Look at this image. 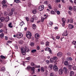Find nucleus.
I'll use <instances>...</instances> for the list:
<instances>
[{
    "instance_id": "obj_1",
    "label": "nucleus",
    "mask_w": 76,
    "mask_h": 76,
    "mask_svg": "<svg viewBox=\"0 0 76 76\" xmlns=\"http://www.w3.org/2000/svg\"><path fill=\"white\" fill-rule=\"evenodd\" d=\"M21 51V53L23 55H25L26 54V52H28V51H29L30 50H27L25 48H20Z\"/></svg>"
},
{
    "instance_id": "obj_2",
    "label": "nucleus",
    "mask_w": 76,
    "mask_h": 76,
    "mask_svg": "<svg viewBox=\"0 0 76 76\" xmlns=\"http://www.w3.org/2000/svg\"><path fill=\"white\" fill-rule=\"evenodd\" d=\"M23 37V34L20 33H18L16 34V37L18 39H20Z\"/></svg>"
},
{
    "instance_id": "obj_3",
    "label": "nucleus",
    "mask_w": 76,
    "mask_h": 76,
    "mask_svg": "<svg viewBox=\"0 0 76 76\" xmlns=\"http://www.w3.org/2000/svg\"><path fill=\"white\" fill-rule=\"evenodd\" d=\"M62 26H64L65 25V22H66V19L65 18H62Z\"/></svg>"
},
{
    "instance_id": "obj_4",
    "label": "nucleus",
    "mask_w": 76,
    "mask_h": 76,
    "mask_svg": "<svg viewBox=\"0 0 76 76\" xmlns=\"http://www.w3.org/2000/svg\"><path fill=\"white\" fill-rule=\"evenodd\" d=\"M63 71L65 74H67L68 73V69L66 67H64L63 68Z\"/></svg>"
},
{
    "instance_id": "obj_5",
    "label": "nucleus",
    "mask_w": 76,
    "mask_h": 76,
    "mask_svg": "<svg viewBox=\"0 0 76 76\" xmlns=\"http://www.w3.org/2000/svg\"><path fill=\"white\" fill-rule=\"evenodd\" d=\"M44 9V6L43 5L40 6L39 8V10L40 11H42Z\"/></svg>"
},
{
    "instance_id": "obj_6",
    "label": "nucleus",
    "mask_w": 76,
    "mask_h": 76,
    "mask_svg": "<svg viewBox=\"0 0 76 76\" xmlns=\"http://www.w3.org/2000/svg\"><path fill=\"white\" fill-rule=\"evenodd\" d=\"M0 61L3 62V59H5L6 58V57L3 56V55H1L0 56Z\"/></svg>"
},
{
    "instance_id": "obj_7",
    "label": "nucleus",
    "mask_w": 76,
    "mask_h": 76,
    "mask_svg": "<svg viewBox=\"0 0 76 76\" xmlns=\"http://www.w3.org/2000/svg\"><path fill=\"white\" fill-rule=\"evenodd\" d=\"M53 69L54 71H55V72H57V71H58V68H57V66L56 64H55L54 65Z\"/></svg>"
},
{
    "instance_id": "obj_8",
    "label": "nucleus",
    "mask_w": 76,
    "mask_h": 76,
    "mask_svg": "<svg viewBox=\"0 0 76 76\" xmlns=\"http://www.w3.org/2000/svg\"><path fill=\"white\" fill-rule=\"evenodd\" d=\"M53 66H54L53 65L50 64L48 66V68L50 70H51V69H53Z\"/></svg>"
},
{
    "instance_id": "obj_9",
    "label": "nucleus",
    "mask_w": 76,
    "mask_h": 76,
    "mask_svg": "<svg viewBox=\"0 0 76 76\" xmlns=\"http://www.w3.org/2000/svg\"><path fill=\"white\" fill-rule=\"evenodd\" d=\"M73 20L72 18H71L70 20H69V19H68L67 21V23H68V22H70V23H72L73 22Z\"/></svg>"
},
{
    "instance_id": "obj_10",
    "label": "nucleus",
    "mask_w": 76,
    "mask_h": 76,
    "mask_svg": "<svg viewBox=\"0 0 76 76\" xmlns=\"http://www.w3.org/2000/svg\"><path fill=\"white\" fill-rule=\"evenodd\" d=\"M58 73L59 75H62L63 73V71L62 69H60L59 70Z\"/></svg>"
},
{
    "instance_id": "obj_11",
    "label": "nucleus",
    "mask_w": 76,
    "mask_h": 76,
    "mask_svg": "<svg viewBox=\"0 0 76 76\" xmlns=\"http://www.w3.org/2000/svg\"><path fill=\"white\" fill-rule=\"evenodd\" d=\"M74 27L73 26L72 24H69L68 25V28L69 29H72V28H73Z\"/></svg>"
},
{
    "instance_id": "obj_12",
    "label": "nucleus",
    "mask_w": 76,
    "mask_h": 76,
    "mask_svg": "<svg viewBox=\"0 0 76 76\" xmlns=\"http://www.w3.org/2000/svg\"><path fill=\"white\" fill-rule=\"evenodd\" d=\"M67 31H64V32L63 34V36H67Z\"/></svg>"
},
{
    "instance_id": "obj_13",
    "label": "nucleus",
    "mask_w": 76,
    "mask_h": 76,
    "mask_svg": "<svg viewBox=\"0 0 76 76\" xmlns=\"http://www.w3.org/2000/svg\"><path fill=\"white\" fill-rule=\"evenodd\" d=\"M31 70L33 71V73H34L35 72V68L34 67H31Z\"/></svg>"
},
{
    "instance_id": "obj_14",
    "label": "nucleus",
    "mask_w": 76,
    "mask_h": 76,
    "mask_svg": "<svg viewBox=\"0 0 76 76\" xmlns=\"http://www.w3.org/2000/svg\"><path fill=\"white\" fill-rule=\"evenodd\" d=\"M62 54H63L62 52H59L57 56H58V57H61V56H62Z\"/></svg>"
},
{
    "instance_id": "obj_15",
    "label": "nucleus",
    "mask_w": 76,
    "mask_h": 76,
    "mask_svg": "<svg viewBox=\"0 0 76 76\" xmlns=\"http://www.w3.org/2000/svg\"><path fill=\"white\" fill-rule=\"evenodd\" d=\"M14 2H15L16 3H21L20 0H14Z\"/></svg>"
},
{
    "instance_id": "obj_16",
    "label": "nucleus",
    "mask_w": 76,
    "mask_h": 76,
    "mask_svg": "<svg viewBox=\"0 0 76 76\" xmlns=\"http://www.w3.org/2000/svg\"><path fill=\"white\" fill-rule=\"evenodd\" d=\"M40 70L41 72H44L45 71V69H44V68L43 67H41Z\"/></svg>"
},
{
    "instance_id": "obj_17",
    "label": "nucleus",
    "mask_w": 76,
    "mask_h": 76,
    "mask_svg": "<svg viewBox=\"0 0 76 76\" xmlns=\"http://www.w3.org/2000/svg\"><path fill=\"white\" fill-rule=\"evenodd\" d=\"M4 18L3 17H1L0 18V23L3 22L4 21Z\"/></svg>"
},
{
    "instance_id": "obj_18",
    "label": "nucleus",
    "mask_w": 76,
    "mask_h": 76,
    "mask_svg": "<svg viewBox=\"0 0 76 76\" xmlns=\"http://www.w3.org/2000/svg\"><path fill=\"white\" fill-rule=\"evenodd\" d=\"M12 23H10L8 24V26H9L10 28H13V26L12 25Z\"/></svg>"
},
{
    "instance_id": "obj_19",
    "label": "nucleus",
    "mask_w": 76,
    "mask_h": 76,
    "mask_svg": "<svg viewBox=\"0 0 76 76\" xmlns=\"http://www.w3.org/2000/svg\"><path fill=\"white\" fill-rule=\"evenodd\" d=\"M70 76H73L74 75V72L71 71L70 72Z\"/></svg>"
},
{
    "instance_id": "obj_20",
    "label": "nucleus",
    "mask_w": 76,
    "mask_h": 76,
    "mask_svg": "<svg viewBox=\"0 0 76 76\" xmlns=\"http://www.w3.org/2000/svg\"><path fill=\"white\" fill-rule=\"evenodd\" d=\"M31 34L26 35V37L30 39L31 38Z\"/></svg>"
},
{
    "instance_id": "obj_21",
    "label": "nucleus",
    "mask_w": 76,
    "mask_h": 76,
    "mask_svg": "<svg viewBox=\"0 0 76 76\" xmlns=\"http://www.w3.org/2000/svg\"><path fill=\"white\" fill-rule=\"evenodd\" d=\"M35 38H38L39 37V34H35Z\"/></svg>"
},
{
    "instance_id": "obj_22",
    "label": "nucleus",
    "mask_w": 76,
    "mask_h": 76,
    "mask_svg": "<svg viewBox=\"0 0 76 76\" xmlns=\"http://www.w3.org/2000/svg\"><path fill=\"white\" fill-rule=\"evenodd\" d=\"M32 26H33V28L34 29H36V28H37V26H36L35 24H33L32 25Z\"/></svg>"
},
{
    "instance_id": "obj_23",
    "label": "nucleus",
    "mask_w": 76,
    "mask_h": 76,
    "mask_svg": "<svg viewBox=\"0 0 76 76\" xmlns=\"http://www.w3.org/2000/svg\"><path fill=\"white\" fill-rule=\"evenodd\" d=\"M50 50V48L48 47H46L45 49V51H48L49 50Z\"/></svg>"
},
{
    "instance_id": "obj_24",
    "label": "nucleus",
    "mask_w": 76,
    "mask_h": 76,
    "mask_svg": "<svg viewBox=\"0 0 76 76\" xmlns=\"http://www.w3.org/2000/svg\"><path fill=\"white\" fill-rule=\"evenodd\" d=\"M4 34L2 33L0 35V37L1 38H4Z\"/></svg>"
},
{
    "instance_id": "obj_25",
    "label": "nucleus",
    "mask_w": 76,
    "mask_h": 76,
    "mask_svg": "<svg viewBox=\"0 0 76 76\" xmlns=\"http://www.w3.org/2000/svg\"><path fill=\"white\" fill-rule=\"evenodd\" d=\"M34 66L36 68H39V67H40V66L37 65L35 64H34Z\"/></svg>"
},
{
    "instance_id": "obj_26",
    "label": "nucleus",
    "mask_w": 76,
    "mask_h": 76,
    "mask_svg": "<svg viewBox=\"0 0 76 76\" xmlns=\"http://www.w3.org/2000/svg\"><path fill=\"white\" fill-rule=\"evenodd\" d=\"M49 44H50V42H46V47H48L49 46Z\"/></svg>"
},
{
    "instance_id": "obj_27",
    "label": "nucleus",
    "mask_w": 76,
    "mask_h": 76,
    "mask_svg": "<svg viewBox=\"0 0 76 76\" xmlns=\"http://www.w3.org/2000/svg\"><path fill=\"white\" fill-rule=\"evenodd\" d=\"M32 12L33 13V14H35V13H37V10H33V11H32Z\"/></svg>"
},
{
    "instance_id": "obj_28",
    "label": "nucleus",
    "mask_w": 76,
    "mask_h": 76,
    "mask_svg": "<svg viewBox=\"0 0 76 76\" xmlns=\"http://www.w3.org/2000/svg\"><path fill=\"white\" fill-rule=\"evenodd\" d=\"M68 68L70 70H72V69L73 68V66H72V65H69L68 66Z\"/></svg>"
},
{
    "instance_id": "obj_29",
    "label": "nucleus",
    "mask_w": 76,
    "mask_h": 76,
    "mask_svg": "<svg viewBox=\"0 0 76 76\" xmlns=\"http://www.w3.org/2000/svg\"><path fill=\"white\" fill-rule=\"evenodd\" d=\"M64 64L65 66H67L68 64V62L67 61H65L64 62Z\"/></svg>"
},
{
    "instance_id": "obj_30",
    "label": "nucleus",
    "mask_w": 76,
    "mask_h": 76,
    "mask_svg": "<svg viewBox=\"0 0 76 76\" xmlns=\"http://www.w3.org/2000/svg\"><path fill=\"white\" fill-rule=\"evenodd\" d=\"M34 45L35 44H34V43L33 42H31L30 44L31 47H33L34 46Z\"/></svg>"
},
{
    "instance_id": "obj_31",
    "label": "nucleus",
    "mask_w": 76,
    "mask_h": 76,
    "mask_svg": "<svg viewBox=\"0 0 76 76\" xmlns=\"http://www.w3.org/2000/svg\"><path fill=\"white\" fill-rule=\"evenodd\" d=\"M50 13L52 15H56V13L54 12V11L53 10H52L50 12Z\"/></svg>"
},
{
    "instance_id": "obj_32",
    "label": "nucleus",
    "mask_w": 76,
    "mask_h": 76,
    "mask_svg": "<svg viewBox=\"0 0 76 76\" xmlns=\"http://www.w3.org/2000/svg\"><path fill=\"white\" fill-rule=\"evenodd\" d=\"M30 22L33 23L34 22V18H31L30 19Z\"/></svg>"
},
{
    "instance_id": "obj_33",
    "label": "nucleus",
    "mask_w": 76,
    "mask_h": 76,
    "mask_svg": "<svg viewBox=\"0 0 76 76\" xmlns=\"http://www.w3.org/2000/svg\"><path fill=\"white\" fill-rule=\"evenodd\" d=\"M53 58H51V59L50 60V63H53L54 62V60H53Z\"/></svg>"
},
{
    "instance_id": "obj_34",
    "label": "nucleus",
    "mask_w": 76,
    "mask_h": 76,
    "mask_svg": "<svg viewBox=\"0 0 76 76\" xmlns=\"http://www.w3.org/2000/svg\"><path fill=\"white\" fill-rule=\"evenodd\" d=\"M48 7L49 8V9H52V7H51V5L50 4L48 5Z\"/></svg>"
},
{
    "instance_id": "obj_35",
    "label": "nucleus",
    "mask_w": 76,
    "mask_h": 76,
    "mask_svg": "<svg viewBox=\"0 0 76 76\" xmlns=\"http://www.w3.org/2000/svg\"><path fill=\"white\" fill-rule=\"evenodd\" d=\"M23 24H24V22L22 21L20 23V26H23Z\"/></svg>"
},
{
    "instance_id": "obj_36",
    "label": "nucleus",
    "mask_w": 76,
    "mask_h": 76,
    "mask_svg": "<svg viewBox=\"0 0 76 76\" xmlns=\"http://www.w3.org/2000/svg\"><path fill=\"white\" fill-rule=\"evenodd\" d=\"M3 13L5 16H6V15H7V14H8V13H7V12L6 11L4 12Z\"/></svg>"
},
{
    "instance_id": "obj_37",
    "label": "nucleus",
    "mask_w": 76,
    "mask_h": 76,
    "mask_svg": "<svg viewBox=\"0 0 76 76\" xmlns=\"http://www.w3.org/2000/svg\"><path fill=\"white\" fill-rule=\"evenodd\" d=\"M69 10L72 11L73 10V7H72V6H69Z\"/></svg>"
},
{
    "instance_id": "obj_38",
    "label": "nucleus",
    "mask_w": 76,
    "mask_h": 76,
    "mask_svg": "<svg viewBox=\"0 0 76 76\" xmlns=\"http://www.w3.org/2000/svg\"><path fill=\"white\" fill-rule=\"evenodd\" d=\"M72 43L74 45H76V41H73L72 42Z\"/></svg>"
},
{
    "instance_id": "obj_39",
    "label": "nucleus",
    "mask_w": 76,
    "mask_h": 76,
    "mask_svg": "<svg viewBox=\"0 0 76 76\" xmlns=\"http://www.w3.org/2000/svg\"><path fill=\"white\" fill-rule=\"evenodd\" d=\"M36 51H37V50L34 49L31 50V53H35Z\"/></svg>"
},
{
    "instance_id": "obj_40",
    "label": "nucleus",
    "mask_w": 76,
    "mask_h": 76,
    "mask_svg": "<svg viewBox=\"0 0 76 76\" xmlns=\"http://www.w3.org/2000/svg\"><path fill=\"white\" fill-rule=\"evenodd\" d=\"M26 35H31V33H30V32L29 31H27V33L26 34Z\"/></svg>"
},
{
    "instance_id": "obj_41",
    "label": "nucleus",
    "mask_w": 76,
    "mask_h": 76,
    "mask_svg": "<svg viewBox=\"0 0 76 76\" xmlns=\"http://www.w3.org/2000/svg\"><path fill=\"white\" fill-rule=\"evenodd\" d=\"M48 3H49V2L48 1H46L44 2V4H48Z\"/></svg>"
},
{
    "instance_id": "obj_42",
    "label": "nucleus",
    "mask_w": 76,
    "mask_h": 76,
    "mask_svg": "<svg viewBox=\"0 0 76 76\" xmlns=\"http://www.w3.org/2000/svg\"><path fill=\"white\" fill-rule=\"evenodd\" d=\"M1 71H4L5 70V68L4 67H2V68L1 69Z\"/></svg>"
},
{
    "instance_id": "obj_43",
    "label": "nucleus",
    "mask_w": 76,
    "mask_h": 76,
    "mask_svg": "<svg viewBox=\"0 0 76 76\" xmlns=\"http://www.w3.org/2000/svg\"><path fill=\"white\" fill-rule=\"evenodd\" d=\"M31 67L29 66H28V67L27 68V70H29L30 69H31Z\"/></svg>"
},
{
    "instance_id": "obj_44",
    "label": "nucleus",
    "mask_w": 76,
    "mask_h": 76,
    "mask_svg": "<svg viewBox=\"0 0 76 76\" xmlns=\"http://www.w3.org/2000/svg\"><path fill=\"white\" fill-rule=\"evenodd\" d=\"M15 11V8H13L11 9V12H13Z\"/></svg>"
},
{
    "instance_id": "obj_45",
    "label": "nucleus",
    "mask_w": 76,
    "mask_h": 76,
    "mask_svg": "<svg viewBox=\"0 0 76 76\" xmlns=\"http://www.w3.org/2000/svg\"><path fill=\"white\" fill-rule=\"evenodd\" d=\"M45 19V18H41V21L42 22L43 21H44V19Z\"/></svg>"
},
{
    "instance_id": "obj_46",
    "label": "nucleus",
    "mask_w": 76,
    "mask_h": 76,
    "mask_svg": "<svg viewBox=\"0 0 76 76\" xmlns=\"http://www.w3.org/2000/svg\"><path fill=\"white\" fill-rule=\"evenodd\" d=\"M49 24L50 26H52L53 25V23L51 22H49Z\"/></svg>"
},
{
    "instance_id": "obj_47",
    "label": "nucleus",
    "mask_w": 76,
    "mask_h": 76,
    "mask_svg": "<svg viewBox=\"0 0 76 76\" xmlns=\"http://www.w3.org/2000/svg\"><path fill=\"white\" fill-rule=\"evenodd\" d=\"M56 38L57 39H60V37L58 36H56Z\"/></svg>"
},
{
    "instance_id": "obj_48",
    "label": "nucleus",
    "mask_w": 76,
    "mask_h": 76,
    "mask_svg": "<svg viewBox=\"0 0 76 76\" xmlns=\"http://www.w3.org/2000/svg\"><path fill=\"white\" fill-rule=\"evenodd\" d=\"M46 63L48 64H49V63H50V61L48 60H47L46 61Z\"/></svg>"
},
{
    "instance_id": "obj_49",
    "label": "nucleus",
    "mask_w": 76,
    "mask_h": 76,
    "mask_svg": "<svg viewBox=\"0 0 76 76\" xmlns=\"http://www.w3.org/2000/svg\"><path fill=\"white\" fill-rule=\"evenodd\" d=\"M53 60H56L57 59V58L56 57L53 56Z\"/></svg>"
},
{
    "instance_id": "obj_50",
    "label": "nucleus",
    "mask_w": 76,
    "mask_h": 76,
    "mask_svg": "<svg viewBox=\"0 0 76 76\" xmlns=\"http://www.w3.org/2000/svg\"><path fill=\"white\" fill-rule=\"evenodd\" d=\"M4 7L5 8H7V5L6 4L4 5H3V7Z\"/></svg>"
},
{
    "instance_id": "obj_51",
    "label": "nucleus",
    "mask_w": 76,
    "mask_h": 76,
    "mask_svg": "<svg viewBox=\"0 0 76 76\" xmlns=\"http://www.w3.org/2000/svg\"><path fill=\"white\" fill-rule=\"evenodd\" d=\"M31 66H34V65H35V64L34 63V62H31Z\"/></svg>"
},
{
    "instance_id": "obj_52",
    "label": "nucleus",
    "mask_w": 76,
    "mask_h": 76,
    "mask_svg": "<svg viewBox=\"0 0 76 76\" xmlns=\"http://www.w3.org/2000/svg\"><path fill=\"white\" fill-rule=\"evenodd\" d=\"M13 12L12 11H11V12L10 13L9 15L10 16H11V15H13Z\"/></svg>"
},
{
    "instance_id": "obj_53",
    "label": "nucleus",
    "mask_w": 76,
    "mask_h": 76,
    "mask_svg": "<svg viewBox=\"0 0 76 76\" xmlns=\"http://www.w3.org/2000/svg\"><path fill=\"white\" fill-rule=\"evenodd\" d=\"M54 73H51L50 75V76H54Z\"/></svg>"
},
{
    "instance_id": "obj_54",
    "label": "nucleus",
    "mask_w": 76,
    "mask_h": 76,
    "mask_svg": "<svg viewBox=\"0 0 76 76\" xmlns=\"http://www.w3.org/2000/svg\"><path fill=\"white\" fill-rule=\"evenodd\" d=\"M6 3V1H3L2 2V4H4Z\"/></svg>"
},
{
    "instance_id": "obj_55",
    "label": "nucleus",
    "mask_w": 76,
    "mask_h": 76,
    "mask_svg": "<svg viewBox=\"0 0 76 76\" xmlns=\"http://www.w3.org/2000/svg\"><path fill=\"white\" fill-rule=\"evenodd\" d=\"M2 27H3V23H0V28H2Z\"/></svg>"
},
{
    "instance_id": "obj_56",
    "label": "nucleus",
    "mask_w": 76,
    "mask_h": 76,
    "mask_svg": "<svg viewBox=\"0 0 76 76\" xmlns=\"http://www.w3.org/2000/svg\"><path fill=\"white\" fill-rule=\"evenodd\" d=\"M68 59L70 61H72V58L71 57H69L68 58Z\"/></svg>"
},
{
    "instance_id": "obj_57",
    "label": "nucleus",
    "mask_w": 76,
    "mask_h": 76,
    "mask_svg": "<svg viewBox=\"0 0 76 76\" xmlns=\"http://www.w3.org/2000/svg\"><path fill=\"white\" fill-rule=\"evenodd\" d=\"M26 20H27V21H29V18L28 17H26Z\"/></svg>"
},
{
    "instance_id": "obj_58",
    "label": "nucleus",
    "mask_w": 76,
    "mask_h": 76,
    "mask_svg": "<svg viewBox=\"0 0 76 76\" xmlns=\"http://www.w3.org/2000/svg\"><path fill=\"white\" fill-rule=\"evenodd\" d=\"M57 15H60V12L59 11H58L56 12Z\"/></svg>"
},
{
    "instance_id": "obj_59",
    "label": "nucleus",
    "mask_w": 76,
    "mask_h": 76,
    "mask_svg": "<svg viewBox=\"0 0 76 76\" xmlns=\"http://www.w3.org/2000/svg\"><path fill=\"white\" fill-rule=\"evenodd\" d=\"M30 59H31V57H28L26 58V60H29Z\"/></svg>"
},
{
    "instance_id": "obj_60",
    "label": "nucleus",
    "mask_w": 76,
    "mask_h": 76,
    "mask_svg": "<svg viewBox=\"0 0 76 76\" xmlns=\"http://www.w3.org/2000/svg\"><path fill=\"white\" fill-rule=\"evenodd\" d=\"M4 32L5 34H7V29H5L4 30Z\"/></svg>"
},
{
    "instance_id": "obj_61",
    "label": "nucleus",
    "mask_w": 76,
    "mask_h": 76,
    "mask_svg": "<svg viewBox=\"0 0 76 76\" xmlns=\"http://www.w3.org/2000/svg\"><path fill=\"white\" fill-rule=\"evenodd\" d=\"M5 40H8V37L7 36H5Z\"/></svg>"
},
{
    "instance_id": "obj_62",
    "label": "nucleus",
    "mask_w": 76,
    "mask_h": 76,
    "mask_svg": "<svg viewBox=\"0 0 76 76\" xmlns=\"http://www.w3.org/2000/svg\"><path fill=\"white\" fill-rule=\"evenodd\" d=\"M73 69L74 70H76V66H74L73 67Z\"/></svg>"
},
{
    "instance_id": "obj_63",
    "label": "nucleus",
    "mask_w": 76,
    "mask_h": 76,
    "mask_svg": "<svg viewBox=\"0 0 76 76\" xmlns=\"http://www.w3.org/2000/svg\"><path fill=\"white\" fill-rule=\"evenodd\" d=\"M73 10L74 11H76V7H74Z\"/></svg>"
},
{
    "instance_id": "obj_64",
    "label": "nucleus",
    "mask_w": 76,
    "mask_h": 76,
    "mask_svg": "<svg viewBox=\"0 0 76 76\" xmlns=\"http://www.w3.org/2000/svg\"><path fill=\"white\" fill-rule=\"evenodd\" d=\"M57 9H55L54 10V12L55 13L57 12Z\"/></svg>"
}]
</instances>
